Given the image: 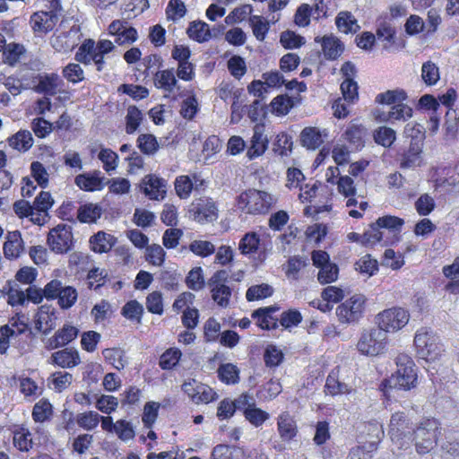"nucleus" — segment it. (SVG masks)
<instances>
[{
  "label": "nucleus",
  "mask_w": 459,
  "mask_h": 459,
  "mask_svg": "<svg viewBox=\"0 0 459 459\" xmlns=\"http://www.w3.org/2000/svg\"><path fill=\"white\" fill-rule=\"evenodd\" d=\"M397 370L380 385V390L390 400L394 389L408 391L417 385V368L413 359L405 353H400L395 359Z\"/></svg>",
  "instance_id": "1"
},
{
  "label": "nucleus",
  "mask_w": 459,
  "mask_h": 459,
  "mask_svg": "<svg viewBox=\"0 0 459 459\" xmlns=\"http://www.w3.org/2000/svg\"><path fill=\"white\" fill-rule=\"evenodd\" d=\"M441 427L437 420L434 418L424 419L412 429L410 444L412 443L419 455L429 453L437 444Z\"/></svg>",
  "instance_id": "2"
},
{
  "label": "nucleus",
  "mask_w": 459,
  "mask_h": 459,
  "mask_svg": "<svg viewBox=\"0 0 459 459\" xmlns=\"http://www.w3.org/2000/svg\"><path fill=\"white\" fill-rule=\"evenodd\" d=\"M414 345L418 357L426 361H435L444 352V346L439 336L428 327H420L417 330Z\"/></svg>",
  "instance_id": "3"
},
{
  "label": "nucleus",
  "mask_w": 459,
  "mask_h": 459,
  "mask_svg": "<svg viewBox=\"0 0 459 459\" xmlns=\"http://www.w3.org/2000/svg\"><path fill=\"white\" fill-rule=\"evenodd\" d=\"M386 344L387 334L377 326L362 331L357 350L362 355L373 357L383 353Z\"/></svg>",
  "instance_id": "4"
},
{
  "label": "nucleus",
  "mask_w": 459,
  "mask_h": 459,
  "mask_svg": "<svg viewBox=\"0 0 459 459\" xmlns=\"http://www.w3.org/2000/svg\"><path fill=\"white\" fill-rule=\"evenodd\" d=\"M272 200V196L264 191L249 189L239 195L238 206L247 213L262 214L268 212Z\"/></svg>",
  "instance_id": "5"
},
{
  "label": "nucleus",
  "mask_w": 459,
  "mask_h": 459,
  "mask_svg": "<svg viewBox=\"0 0 459 459\" xmlns=\"http://www.w3.org/2000/svg\"><path fill=\"white\" fill-rule=\"evenodd\" d=\"M409 320V312L399 307L385 309L378 313L376 317L377 326L386 334L401 330L408 324Z\"/></svg>",
  "instance_id": "6"
},
{
  "label": "nucleus",
  "mask_w": 459,
  "mask_h": 459,
  "mask_svg": "<svg viewBox=\"0 0 459 459\" xmlns=\"http://www.w3.org/2000/svg\"><path fill=\"white\" fill-rule=\"evenodd\" d=\"M366 298L363 295H353L336 308V316L342 324L352 325L359 321L365 310Z\"/></svg>",
  "instance_id": "7"
},
{
  "label": "nucleus",
  "mask_w": 459,
  "mask_h": 459,
  "mask_svg": "<svg viewBox=\"0 0 459 459\" xmlns=\"http://www.w3.org/2000/svg\"><path fill=\"white\" fill-rule=\"evenodd\" d=\"M411 421L403 412H395L392 415L389 425V435L394 444L400 449L410 446Z\"/></svg>",
  "instance_id": "8"
},
{
  "label": "nucleus",
  "mask_w": 459,
  "mask_h": 459,
  "mask_svg": "<svg viewBox=\"0 0 459 459\" xmlns=\"http://www.w3.org/2000/svg\"><path fill=\"white\" fill-rule=\"evenodd\" d=\"M313 265L318 269L317 280L321 284H328L338 279L339 268L332 263L330 255L324 250H314L311 254Z\"/></svg>",
  "instance_id": "9"
},
{
  "label": "nucleus",
  "mask_w": 459,
  "mask_h": 459,
  "mask_svg": "<svg viewBox=\"0 0 459 459\" xmlns=\"http://www.w3.org/2000/svg\"><path fill=\"white\" fill-rule=\"evenodd\" d=\"M189 212L199 223L212 222L218 218L217 206L209 197L199 198L193 202Z\"/></svg>",
  "instance_id": "10"
},
{
  "label": "nucleus",
  "mask_w": 459,
  "mask_h": 459,
  "mask_svg": "<svg viewBox=\"0 0 459 459\" xmlns=\"http://www.w3.org/2000/svg\"><path fill=\"white\" fill-rule=\"evenodd\" d=\"M72 239L71 228L67 225H58L49 231L48 244L51 250L62 254L71 248Z\"/></svg>",
  "instance_id": "11"
},
{
  "label": "nucleus",
  "mask_w": 459,
  "mask_h": 459,
  "mask_svg": "<svg viewBox=\"0 0 459 459\" xmlns=\"http://www.w3.org/2000/svg\"><path fill=\"white\" fill-rule=\"evenodd\" d=\"M376 223L381 231H385V246L394 245L400 240L399 235L404 224L403 219L385 215L378 218Z\"/></svg>",
  "instance_id": "12"
},
{
  "label": "nucleus",
  "mask_w": 459,
  "mask_h": 459,
  "mask_svg": "<svg viewBox=\"0 0 459 459\" xmlns=\"http://www.w3.org/2000/svg\"><path fill=\"white\" fill-rule=\"evenodd\" d=\"M304 180L305 177L299 169L289 168V189L299 187V199L301 203L310 202L316 196L317 191L316 183L311 186L308 184L303 186L302 182Z\"/></svg>",
  "instance_id": "13"
},
{
  "label": "nucleus",
  "mask_w": 459,
  "mask_h": 459,
  "mask_svg": "<svg viewBox=\"0 0 459 459\" xmlns=\"http://www.w3.org/2000/svg\"><path fill=\"white\" fill-rule=\"evenodd\" d=\"M78 31L77 28L73 27L68 31L54 34L50 38L52 48L57 52L64 53L73 50L78 45Z\"/></svg>",
  "instance_id": "14"
},
{
  "label": "nucleus",
  "mask_w": 459,
  "mask_h": 459,
  "mask_svg": "<svg viewBox=\"0 0 459 459\" xmlns=\"http://www.w3.org/2000/svg\"><path fill=\"white\" fill-rule=\"evenodd\" d=\"M375 115L379 122L406 121L412 117V108L403 103H398L392 106L388 111L377 110Z\"/></svg>",
  "instance_id": "15"
},
{
  "label": "nucleus",
  "mask_w": 459,
  "mask_h": 459,
  "mask_svg": "<svg viewBox=\"0 0 459 459\" xmlns=\"http://www.w3.org/2000/svg\"><path fill=\"white\" fill-rule=\"evenodd\" d=\"M337 188L340 194L347 198L346 206L351 207L356 206L359 204V207L361 212H364L368 208V203L366 201H358L356 196V188L354 186L353 179L349 176L340 177L337 182Z\"/></svg>",
  "instance_id": "16"
},
{
  "label": "nucleus",
  "mask_w": 459,
  "mask_h": 459,
  "mask_svg": "<svg viewBox=\"0 0 459 459\" xmlns=\"http://www.w3.org/2000/svg\"><path fill=\"white\" fill-rule=\"evenodd\" d=\"M143 193L152 200L164 199L167 192L166 180L156 177L155 175H149L143 180Z\"/></svg>",
  "instance_id": "17"
},
{
  "label": "nucleus",
  "mask_w": 459,
  "mask_h": 459,
  "mask_svg": "<svg viewBox=\"0 0 459 459\" xmlns=\"http://www.w3.org/2000/svg\"><path fill=\"white\" fill-rule=\"evenodd\" d=\"M57 16L52 12H36L30 19L31 29L36 33H48L53 30Z\"/></svg>",
  "instance_id": "18"
},
{
  "label": "nucleus",
  "mask_w": 459,
  "mask_h": 459,
  "mask_svg": "<svg viewBox=\"0 0 459 459\" xmlns=\"http://www.w3.org/2000/svg\"><path fill=\"white\" fill-rule=\"evenodd\" d=\"M56 313L55 309L48 307L41 306L35 316V328L48 334L56 326Z\"/></svg>",
  "instance_id": "19"
},
{
  "label": "nucleus",
  "mask_w": 459,
  "mask_h": 459,
  "mask_svg": "<svg viewBox=\"0 0 459 459\" xmlns=\"http://www.w3.org/2000/svg\"><path fill=\"white\" fill-rule=\"evenodd\" d=\"M52 362L62 368H73L81 363V358L76 349L65 348L52 353Z\"/></svg>",
  "instance_id": "20"
},
{
  "label": "nucleus",
  "mask_w": 459,
  "mask_h": 459,
  "mask_svg": "<svg viewBox=\"0 0 459 459\" xmlns=\"http://www.w3.org/2000/svg\"><path fill=\"white\" fill-rule=\"evenodd\" d=\"M279 307L275 306L261 307L252 313V317L256 319V325L262 329H275L278 326V318L273 316V313L278 311Z\"/></svg>",
  "instance_id": "21"
},
{
  "label": "nucleus",
  "mask_w": 459,
  "mask_h": 459,
  "mask_svg": "<svg viewBox=\"0 0 459 459\" xmlns=\"http://www.w3.org/2000/svg\"><path fill=\"white\" fill-rule=\"evenodd\" d=\"M154 85L165 92L172 93L176 89L179 90L173 69H166L155 73Z\"/></svg>",
  "instance_id": "22"
},
{
  "label": "nucleus",
  "mask_w": 459,
  "mask_h": 459,
  "mask_svg": "<svg viewBox=\"0 0 459 459\" xmlns=\"http://www.w3.org/2000/svg\"><path fill=\"white\" fill-rule=\"evenodd\" d=\"M100 171H95L92 174H80L75 177L74 183L80 189L84 191L101 190L104 186L103 180L105 178H100Z\"/></svg>",
  "instance_id": "23"
},
{
  "label": "nucleus",
  "mask_w": 459,
  "mask_h": 459,
  "mask_svg": "<svg viewBox=\"0 0 459 459\" xmlns=\"http://www.w3.org/2000/svg\"><path fill=\"white\" fill-rule=\"evenodd\" d=\"M262 248L261 238L255 231L244 234L238 242V250L243 255H254Z\"/></svg>",
  "instance_id": "24"
},
{
  "label": "nucleus",
  "mask_w": 459,
  "mask_h": 459,
  "mask_svg": "<svg viewBox=\"0 0 459 459\" xmlns=\"http://www.w3.org/2000/svg\"><path fill=\"white\" fill-rule=\"evenodd\" d=\"M23 250L24 246L21 232L18 230L8 232L4 245V255L8 258H17Z\"/></svg>",
  "instance_id": "25"
},
{
  "label": "nucleus",
  "mask_w": 459,
  "mask_h": 459,
  "mask_svg": "<svg viewBox=\"0 0 459 459\" xmlns=\"http://www.w3.org/2000/svg\"><path fill=\"white\" fill-rule=\"evenodd\" d=\"M78 333L79 330L75 326L65 324L61 329L56 332L55 335L50 340V347L52 349L64 347L74 341Z\"/></svg>",
  "instance_id": "26"
},
{
  "label": "nucleus",
  "mask_w": 459,
  "mask_h": 459,
  "mask_svg": "<svg viewBox=\"0 0 459 459\" xmlns=\"http://www.w3.org/2000/svg\"><path fill=\"white\" fill-rule=\"evenodd\" d=\"M266 148V138L264 135V126L255 125L254 134L251 139V145L247 150V155L250 160L262 155Z\"/></svg>",
  "instance_id": "27"
},
{
  "label": "nucleus",
  "mask_w": 459,
  "mask_h": 459,
  "mask_svg": "<svg viewBox=\"0 0 459 459\" xmlns=\"http://www.w3.org/2000/svg\"><path fill=\"white\" fill-rule=\"evenodd\" d=\"M27 329V325L23 323H13L12 325H4L0 327V352L4 353L10 342V338L18 336L24 333Z\"/></svg>",
  "instance_id": "28"
},
{
  "label": "nucleus",
  "mask_w": 459,
  "mask_h": 459,
  "mask_svg": "<svg viewBox=\"0 0 459 459\" xmlns=\"http://www.w3.org/2000/svg\"><path fill=\"white\" fill-rule=\"evenodd\" d=\"M116 238L103 231H99L90 239L92 251L95 253H107L114 247Z\"/></svg>",
  "instance_id": "29"
},
{
  "label": "nucleus",
  "mask_w": 459,
  "mask_h": 459,
  "mask_svg": "<svg viewBox=\"0 0 459 459\" xmlns=\"http://www.w3.org/2000/svg\"><path fill=\"white\" fill-rule=\"evenodd\" d=\"M335 24L338 30L343 33H356L359 30L360 26L357 19L351 12H340L335 18Z\"/></svg>",
  "instance_id": "30"
},
{
  "label": "nucleus",
  "mask_w": 459,
  "mask_h": 459,
  "mask_svg": "<svg viewBox=\"0 0 459 459\" xmlns=\"http://www.w3.org/2000/svg\"><path fill=\"white\" fill-rule=\"evenodd\" d=\"M33 137L30 131L20 130L8 139L9 145L19 152H26L33 145Z\"/></svg>",
  "instance_id": "31"
},
{
  "label": "nucleus",
  "mask_w": 459,
  "mask_h": 459,
  "mask_svg": "<svg viewBox=\"0 0 459 459\" xmlns=\"http://www.w3.org/2000/svg\"><path fill=\"white\" fill-rule=\"evenodd\" d=\"M322 48L325 58L336 59L343 51V45L334 36H325L322 39Z\"/></svg>",
  "instance_id": "32"
},
{
  "label": "nucleus",
  "mask_w": 459,
  "mask_h": 459,
  "mask_svg": "<svg viewBox=\"0 0 459 459\" xmlns=\"http://www.w3.org/2000/svg\"><path fill=\"white\" fill-rule=\"evenodd\" d=\"M300 141L303 146L315 150L324 142L320 130L316 127H306L300 134Z\"/></svg>",
  "instance_id": "33"
},
{
  "label": "nucleus",
  "mask_w": 459,
  "mask_h": 459,
  "mask_svg": "<svg viewBox=\"0 0 459 459\" xmlns=\"http://www.w3.org/2000/svg\"><path fill=\"white\" fill-rule=\"evenodd\" d=\"M212 456L213 459H244L245 452L240 447L218 445L213 448Z\"/></svg>",
  "instance_id": "34"
},
{
  "label": "nucleus",
  "mask_w": 459,
  "mask_h": 459,
  "mask_svg": "<svg viewBox=\"0 0 459 459\" xmlns=\"http://www.w3.org/2000/svg\"><path fill=\"white\" fill-rule=\"evenodd\" d=\"M189 38L197 42H204L211 39V30L209 25L204 22H193L187 28Z\"/></svg>",
  "instance_id": "35"
},
{
  "label": "nucleus",
  "mask_w": 459,
  "mask_h": 459,
  "mask_svg": "<svg viewBox=\"0 0 459 459\" xmlns=\"http://www.w3.org/2000/svg\"><path fill=\"white\" fill-rule=\"evenodd\" d=\"M101 213L102 209L99 204H87L79 208L77 217L81 222L91 223L100 218Z\"/></svg>",
  "instance_id": "36"
},
{
  "label": "nucleus",
  "mask_w": 459,
  "mask_h": 459,
  "mask_svg": "<svg viewBox=\"0 0 459 459\" xmlns=\"http://www.w3.org/2000/svg\"><path fill=\"white\" fill-rule=\"evenodd\" d=\"M220 380L227 385H235L239 381V369L232 363L221 364L218 368Z\"/></svg>",
  "instance_id": "37"
},
{
  "label": "nucleus",
  "mask_w": 459,
  "mask_h": 459,
  "mask_svg": "<svg viewBox=\"0 0 459 459\" xmlns=\"http://www.w3.org/2000/svg\"><path fill=\"white\" fill-rule=\"evenodd\" d=\"M368 439L366 441V446L370 450H376L377 444L384 437L383 426L377 421H370L365 426Z\"/></svg>",
  "instance_id": "38"
},
{
  "label": "nucleus",
  "mask_w": 459,
  "mask_h": 459,
  "mask_svg": "<svg viewBox=\"0 0 459 459\" xmlns=\"http://www.w3.org/2000/svg\"><path fill=\"white\" fill-rule=\"evenodd\" d=\"M306 91L307 85L305 82H299L297 79L289 81V110L301 103L300 93Z\"/></svg>",
  "instance_id": "39"
},
{
  "label": "nucleus",
  "mask_w": 459,
  "mask_h": 459,
  "mask_svg": "<svg viewBox=\"0 0 459 459\" xmlns=\"http://www.w3.org/2000/svg\"><path fill=\"white\" fill-rule=\"evenodd\" d=\"M325 388V392L333 396L351 392V387L340 382L333 372L327 377Z\"/></svg>",
  "instance_id": "40"
},
{
  "label": "nucleus",
  "mask_w": 459,
  "mask_h": 459,
  "mask_svg": "<svg viewBox=\"0 0 459 459\" xmlns=\"http://www.w3.org/2000/svg\"><path fill=\"white\" fill-rule=\"evenodd\" d=\"M362 236L364 247H373L377 243H382L385 246V231H381L377 223L370 225Z\"/></svg>",
  "instance_id": "41"
},
{
  "label": "nucleus",
  "mask_w": 459,
  "mask_h": 459,
  "mask_svg": "<svg viewBox=\"0 0 459 459\" xmlns=\"http://www.w3.org/2000/svg\"><path fill=\"white\" fill-rule=\"evenodd\" d=\"M102 354L105 359L118 370L123 369L127 363L125 351L119 348L105 349Z\"/></svg>",
  "instance_id": "42"
},
{
  "label": "nucleus",
  "mask_w": 459,
  "mask_h": 459,
  "mask_svg": "<svg viewBox=\"0 0 459 459\" xmlns=\"http://www.w3.org/2000/svg\"><path fill=\"white\" fill-rule=\"evenodd\" d=\"M25 49L23 46L16 43L7 44L3 50L4 61L9 65H15L19 61L21 56L23 55Z\"/></svg>",
  "instance_id": "43"
},
{
  "label": "nucleus",
  "mask_w": 459,
  "mask_h": 459,
  "mask_svg": "<svg viewBox=\"0 0 459 459\" xmlns=\"http://www.w3.org/2000/svg\"><path fill=\"white\" fill-rule=\"evenodd\" d=\"M137 146L141 152L147 155H153L159 149L156 137L151 134H143L138 136Z\"/></svg>",
  "instance_id": "44"
},
{
  "label": "nucleus",
  "mask_w": 459,
  "mask_h": 459,
  "mask_svg": "<svg viewBox=\"0 0 459 459\" xmlns=\"http://www.w3.org/2000/svg\"><path fill=\"white\" fill-rule=\"evenodd\" d=\"M13 445L22 452H28L32 448L31 433L26 429H21L13 433Z\"/></svg>",
  "instance_id": "45"
},
{
  "label": "nucleus",
  "mask_w": 459,
  "mask_h": 459,
  "mask_svg": "<svg viewBox=\"0 0 459 459\" xmlns=\"http://www.w3.org/2000/svg\"><path fill=\"white\" fill-rule=\"evenodd\" d=\"M273 290L267 283L253 285L249 287L246 293L248 301L259 300L273 295Z\"/></svg>",
  "instance_id": "46"
},
{
  "label": "nucleus",
  "mask_w": 459,
  "mask_h": 459,
  "mask_svg": "<svg viewBox=\"0 0 459 459\" xmlns=\"http://www.w3.org/2000/svg\"><path fill=\"white\" fill-rule=\"evenodd\" d=\"M174 185L176 193L181 199L188 198L195 188L193 180L186 175L177 177Z\"/></svg>",
  "instance_id": "47"
},
{
  "label": "nucleus",
  "mask_w": 459,
  "mask_h": 459,
  "mask_svg": "<svg viewBox=\"0 0 459 459\" xmlns=\"http://www.w3.org/2000/svg\"><path fill=\"white\" fill-rule=\"evenodd\" d=\"M446 133L448 137L454 138L459 129V109L449 108L446 112Z\"/></svg>",
  "instance_id": "48"
},
{
  "label": "nucleus",
  "mask_w": 459,
  "mask_h": 459,
  "mask_svg": "<svg viewBox=\"0 0 459 459\" xmlns=\"http://www.w3.org/2000/svg\"><path fill=\"white\" fill-rule=\"evenodd\" d=\"M355 268L360 273H365L368 276H372L378 270V263L376 259L372 258L370 255H366L356 262Z\"/></svg>",
  "instance_id": "49"
},
{
  "label": "nucleus",
  "mask_w": 459,
  "mask_h": 459,
  "mask_svg": "<svg viewBox=\"0 0 459 459\" xmlns=\"http://www.w3.org/2000/svg\"><path fill=\"white\" fill-rule=\"evenodd\" d=\"M406 99V93L403 90H393L380 93L377 96L376 100L381 104L396 105L402 103Z\"/></svg>",
  "instance_id": "50"
},
{
  "label": "nucleus",
  "mask_w": 459,
  "mask_h": 459,
  "mask_svg": "<svg viewBox=\"0 0 459 459\" xmlns=\"http://www.w3.org/2000/svg\"><path fill=\"white\" fill-rule=\"evenodd\" d=\"M100 419V414L96 411H90L77 414L76 422L81 428L86 430H91L98 426Z\"/></svg>",
  "instance_id": "51"
},
{
  "label": "nucleus",
  "mask_w": 459,
  "mask_h": 459,
  "mask_svg": "<svg viewBox=\"0 0 459 459\" xmlns=\"http://www.w3.org/2000/svg\"><path fill=\"white\" fill-rule=\"evenodd\" d=\"M52 415V405L46 400L39 401L33 407L32 418L36 422H44Z\"/></svg>",
  "instance_id": "52"
},
{
  "label": "nucleus",
  "mask_w": 459,
  "mask_h": 459,
  "mask_svg": "<svg viewBox=\"0 0 459 459\" xmlns=\"http://www.w3.org/2000/svg\"><path fill=\"white\" fill-rule=\"evenodd\" d=\"M212 299L222 307L229 306L231 290L225 284L214 285L212 288Z\"/></svg>",
  "instance_id": "53"
},
{
  "label": "nucleus",
  "mask_w": 459,
  "mask_h": 459,
  "mask_svg": "<svg viewBox=\"0 0 459 459\" xmlns=\"http://www.w3.org/2000/svg\"><path fill=\"white\" fill-rule=\"evenodd\" d=\"M249 22L253 30V34L258 40H264L269 30L268 22L259 15H253L249 18Z\"/></svg>",
  "instance_id": "54"
},
{
  "label": "nucleus",
  "mask_w": 459,
  "mask_h": 459,
  "mask_svg": "<svg viewBox=\"0 0 459 459\" xmlns=\"http://www.w3.org/2000/svg\"><path fill=\"white\" fill-rule=\"evenodd\" d=\"M142 112L134 106H130L127 109L126 117V131L127 134L134 133L143 120Z\"/></svg>",
  "instance_id": "55"
},
{
  "label": "nucleus",
  "mask_w": 459,
  "mask_h": 459,
  "mask_svg": "<svg viewBox=\"0 0 459 459\" xmlns=\"http://www.w3.org/2000/svg\"><path fill=\"white\" fill-rule=\"evenodd\" d=\"M78 297L77 290L71 286H63L58 299V304L62 308H70L76 302Z\"/></svg>",
  "instance_id": "56"
},
{
  "label": "nucleus",
  "mask_w": 459,
  "mask_h": 459,
  "mask_svg": "<svg viewBox=\"0 0 459 459\" xmlns=\"http://www.w3.org/2000/svg\"><path fill=\"white\" fill-rule=\"evenodd\" d=\"M72 374L61 371L52 374L49 378L50 384L56 392L65 390L72 384Z\"/></svg>",
  "instance_id": "57"
},
{
  "label": "nucleus",
  "mask_w": 459,
  "mask_h": 459,
  "mask_svg": "<svg viewBox=\"0 0 459 459\" xmlns=\"http://www.w3.org/2000/svg\"><path fill=\"white\" fill-rule=\"evenodd\" d=\"M218 399L217 393L210 386L201 384L197 386L196 395L193 399V403H209Z\"/></svg>",
  "instance_id": "58"
},
{
  "label": "nucleus",
  "mask_w": 459,
  "mask_h": 459,
  "mask_svg": "<svg viewBox=\"0 0 459 459\" xmlns=\"http://www.w3.org/2000/svg\"><path fill=\"white\" fill-rule=\"evenodd\" d=\"M62 74L72 83H78L84 80V72L79 64H68L64 67Z\"/></svg>",
  "instance_id": "59"
},
{
  "label": "nucleus",
  "mask_w": 459,
  "mask_h": 459,
  "mask_svg": "<svg viewBox=\"0 0 459 459\" xmlns=\"http://www.w3.org/2000/svg\"><path fill=\"white\" fill-rule=\"evenodd\" d=\"M395 138L396 134L394 130L386 126L379 127L374 134L376 143L384 147H390Z\"/></svg>",
  "instance_id": "60"
},
{
  "label": "nucleus",
  "mask_w": 459,
  "mask_h": 459,
  "mask_svg": "<svg viewBox=\"0 0 459 459\" xmlns=\"http://www.w3.org/2000/svg\"><path fill=\"white\" fill-rule=\"evenodd\" d=\"M436 207L434 198L429 194L421 195L415 202V209L420 216L429 215Z\"/></svg>",
  "instance_id": "61"
},
{
  "label": "nucleus",
  "mask_w": 459,
  "mask_h": 459,
  "mask_svg": "<svg viewBox=\"0 0 459 459\" xmlns=\"http://www.w3.org/2000/svg\"><path fill=\"white\" fill-rule=\"evenodd\" d=\"M284 354L277 346L268 345L265 349L264 359L267 367H276L283 359Z\"/></svg>",
  "instance_id": "62"
},
{
  "label": "nucleus",
  "mask_w": 459,
  "mask_h": 459,
  "mask_svg": "<svg viewBox=\"0 0 459 459\" xmlns=\"http://www.w3.org/2000/svg\"><path fill=\"white\" fill-rule=\"evenodd\" d=\"M99 159L108 173L115 170L117 167L118 155L110 149H102L99 153Z\"/></svg>",
  "instance_id": "63"
},
{
  "label": "nucleus",
  "mask_w": 459,
  "mask_h": 459,
  "mask_svg": "<svg viewBox=\"0 0 459 459\" xmlns=\"http://www.w3.org/2000/svg\"><path fill=\"white\" fill-rule=\"evenodd\" d=\"M244 415L245 418L255 427L263 425V423L269 418V414L266 411L256 408L255 405L251 408H247Z\"/></svg>",
  "instance_id": "64"
}]
</instances>
